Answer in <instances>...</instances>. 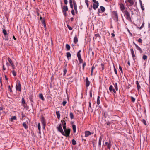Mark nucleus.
Returning <instances> with one entry per match:
<instances>
[{
	"instance_id": "nucleus-4",
	"label": "nucleus",
	"mask_w": 150,
	"mask_h": 150,
	"mask_svg": "<svg viewBox=\"0 0 150 150\" xmlns=\"http://www.w3.org/2000/svg\"><path fill=\"white\" fill-rule=\"evenodd\" d=\"M16 90H18L19 91H21V86L19 81H18L17 84L16 86Z\"/></svg>"
},
{
	"instance_id": "nucleus-18",
	"label": "nucleus",
	"mask_w": 150,
	"mask_h": 150,
	"mask_svg": "<svg viewBox=\"0 0 150 150\" xmlns=\"http://www.w3.org/2000/svg\"><path fill=\"white\" fill-rule=\"evenodd\" d=\"M4 59H3L2 62V68L3 70L4 71H5L6 69V68L5 67L4 64Z\"/></svg>"
},
{
	"instance_id": "nucleus-41",
	"label": "nucleus",
	"mask_w": 150,
	"mask_h": 150,
	"mask_svg": "<svg viewBox=\"0 0 150 150\" xmlns=\"http://www.w3.org/2000/svg\"><path fill=\"white\" fill-rule=\"evenodd\" d=\"M85 2L87 5V7H88L89 6L88 1V0H85Z\"/></svg>"
},
{
	"instance_id": "nucleus-8",
	"label": "nucleus",
	"mask_w": 150,
	"mask_h": 150,
	"mask_svg": "<svg viewBox=\"0 0 150 150\" xmlns=\"http://www.w3.org/2000/svg\"><path fill=\"white\" fill-rule=\"evenodd\" d=\"M95 4H93V8L94 10H96L98 7V1L96 2V3H95Z\"/></svg>"
},
{
	"instance_id": "nucleus-12",
	"label": "nucleus",
	"mask_w": 150,
	"mask_h": 150,
	"mask_svg": "<svg viewBox=\"0 0 150 150\" xmlns=\"http://www.w3.org/2000/svg\"><path fill=\"white\" fill-rule=\"evenodd\" d=\"M109 89L111 92L112 91L114 93H116V92L115 90L113 88V87L112 85H110L109 88Z\"/></svg>"
},
{
	"instance_id": "nucleus-61",
	"label": "nucleus",
	"mask_w": 150,
	"mask_h": 150,
	"mask_svg": "<svg viewBox=\"0 0 150 150\" xmlns=\"http://www.w3.org/2000/svg\"><path fill=\"white\" fill-rule=\"evenodd\" d=\"M68 26V28L70 30H71L72 29V28L71 27H70L69 25H67Z\"/></svg>"
},
{
	"instance_id": "nucleus-9",
	"label": "nucleus",
	"mask_w": 150,
	"mask_h": 150,
	"mask_svg": "<svg viewBox=\"0 0 150 150\" xmlns=\"http://www.w3.org/2000/svg\"><path fill=\"white\" fill-rule=\"evenodd\" d=\"M120 10L123 12L125 10V7L124 5L122 3H121L120 5Z\"/></svg>"
},
{
	"instance_id": "nucleus-2",
	"label": "nucleus",
	"mask_w": 150,
	"mask_h": 150,
	"mask_svg": "<svg viewBox=\"0 0 150 150\" xmlns=\"http://www.w3.org/2000/svg\"><path fill=\"white\" fill-rule=\"evenodd\" d=\"M125 3L127 6L128 7L132 6L134 4V2L133 0H126Z\"/></svg>"
},
{
	"instance_id": "nucleus-16",
	"label": "nucleus",
	"mask_w": 150,
	"mask_h": 150,
	"mask_svg": "<svg viewBox=\"0 0 150 150\" xmlns=\"http://www.w3.org/2000/svg\"><path fill=\"white\" fill-rule=\"evenodd\" d=\"M85 137H87L91 135V133L89 131H86L85 132Z\"/></svg>"
},
{
	"instance_id": "nucleus-20",
	"label": "nucleus",
	"mask_w": 150,
	"mask_h": 150,
	"mask_svg": "<svg viewBox=\"0 0 150 150\" xmlns=\"http://www.w3.org/2000/svg\"><path fill=\"white\" fill-rule=\"evenodd\" d=\"M136 84H137V90L138 91H139V89L141 88L140 86L139 83V82H138V81H136Z\"/></svg>"
},
{
	"instance_id": "nucleus-28",
	"label": "nucleus",
	"mask_w": 150,
	"mask_h": 150,
	"mask_svg": "<svg viewBox=\"0 0 150 150\" xmlns=\"http://www.w3.org/2000/svg\"><path fill=\"white\" fill-rule=\"evenodd\" d=\"M16 116H12L10 120L11 122H13V120H16Z\"/></svg>"
},
{
	"instance_id": "nucleus-3",
	"label": "nucleus",
	"mask_w": 150,
	"mask_h": 150,
	"mask_svg": "<svg viewBox=\"0 0 150 150\" xmlns=\"http://www.w3.org/2000/svg\"><path fill=\"white\" fill-rule=\"evenodd\" d=\"M63 13L65 16H67L66 12L68 11V8L67 6H64L62 7Z\"/></svg>"
},
{
	"instance_id": "nucleus-47",
	"label": "nucleus",
	"mask_w": 150,
	"mask_h": 150,
	"mask_svg": "<svg viewBox=\"0 0 150 150\" xmlns=\"http://www.w3.org/2000/svg\"><path fill=\"white\" fill-rule=\"evenodd\" d=\"M114 71L115 74L117 75V71L116 69L115 68L114 66Z\"/></svg>"
},
{
	"instance_id": "nucleus-7",
	"label": "nucleus",
	"mask_w": 150,
	"mask_h": 150,
	"mask_svg": "<svg viewBox=\"0 0 150 150\" xmlns=\"http://www.w3.org/2000/svg\"><path fill=\"white\" fill-rule=\"evenodd\" d=\"M73 3L74 4V9L75 10L76 13H77V10L76 3L75 0H74L73 1Z\"/></svg>"
},
{
	"instance_id": "nucleus-36",
	"label": "nucleus",
	"mask_w": 150,
	"mask_h": 150,
	"mask_svg": "<svg viewBox=\"0 0 150 150\" xmlns=\"http://www.w3.org/2000/svg\"><path fill=\"white\" fill-rule=\"evenodd\" d=\"M114 87L115 88V90L116 91H117L118 90V87H117V83H115L114 84Z\"/></svg>"
},
{
	"instance_id": "nucleus-1",
	"label": "nucleus",
	"mask_w": 150,
	"mask_h": 150,
	"mask_svg": "<svg viewBox=\"0 0 150 150\" xmlns=\"http://www.w3.org/2000/svg\"><path fill=\"white\" fill-rule=\"evenodd\" d=\"M123 13H124V16L126 17V18L129 21H131L130 14L128 12L127 10H125Z\"/></svg>"
},
{
	"instance_id": "nucleus-53",
	"label": "nucleus",
	"mask_w": 150,
	"mask_h": 150,
	"mask_svg": "<svg viewBox=\"0 0 150 150\" xmlns=\"http://www.w3.org/2000/svg\"><path fill=\"white\" fill-rule=\"evenodd\" d=\"M89 107L88 108V109L89 110L90 108H91V102H89Z\"/></svg>"
},
{
	"instance_id": "nucleus-17",
	"label": "nucleus",
	"mask_w": 150,
	"mask_h": 150,
	"mask_svg": "<svg viewBox=\"0 0 150 150\" xmlns=\"http://www.w3.org/2000/svg\"><path fill=\"white\" fill-rule=\"evenodd\" d=\"M130 51L131 52L132 54V57H133V58L134 59V58L135 57V55L134 52V51L133 50V49L132 48L130 49Z\"/></svg>"
},
{
	"instance_id": "nucleus-49",
	"label": "nucleus",
	"mask_w": 150,
	"mask_h": 150,
	"mask_svg": "<svg viewBox=\"0 0 150 150\" xmlns=\"http://www.w3.org/2000/svg\"><path fill=\"white\" fill-rule=\"evenodd\" d=\"M63 127L64 129V130L67 129L66 128V125H65V123H64V125H63Z\"/></svg>"
},
{
	"instance_id": "nucleus-51",
	"label": "nucleus",
	"mask_w": 150,
	"mask_h": 150,
	"mask_svg": "<svg viewBox=\"0 0 150 150\" xmlns=\"http://www.w3.org/2000/svg\"><path fill=\"white\" fill-rule=\"evenodd\" d=\"M67 103V102L66 101H64L62 102V105L63 106H65Z\"/></svg>"
},
{
	"instance_id": "nucleus-26",
	"label": "nucleus",
	"mask_w": 150,
	"mask_h": 150,
	"mask_svg": "<svg viewBox=\"0 0 150 150\" xmlns=\"http://www.w3.org/2000/svg\"><path fill=\"white\" fill-rule=\"evenodd\" d=\"M8 59L11 65L14 64L13 63V62L11 60L10 58L8 57Z\"/></svg>"
},
{
	"instance_id": "nucleus-37",
	"label": "nucleus",
	"mask_w": 150,
	"mask_h": 150,
	"mask_svg": "<svg viewBox=\"0 0 150 150\" xmlns=\"http://www.w3.org/2000/svg\"><path fill=\"white\" fill-rule=\"evenodd\" d=\"M70 117L71 119H73L74 118V115L73 113L71 112L70 113Z\"/></svg>"
},
{
	"instance_id": "nucleus-13",
	"label": "nucleus",
	"mask_w": 150,
	"mask_h": 150,
	"mask_svg": "<svg viewBox=\"0 0 150 150\" xmlns=\"http://www.w3.org/2000/svg\"><path fill=\"white\" fill-rule=\"evenodd\" d=\"M86 87H88L90 83V82L88 80V78L86 77Z\"/></svg>"
},
{
	"instance_id": "nucleus-29",
	"label": "nucleus",
	"mask_w": 150,
	"mask_h": 150,
	"mask_svg": "<svg viewBox=\"0 0 150 150\" xmlns=\"http://www.w3.org/2000/svg\"><path fill=\"white\" fill-rule=\"evenodd\" d=\"M22 103L23 105V106H25V105L26 104L25 100L23 98L22 99Z\"/></svg>"
},
{
	"instance_id": "nucleus-30",
	"label": "nucleus",
	"mask_w": 150,
	"mask_h": 150,
	"mask_svg": "<svg viewBox=\"0 0 150 150\" xmlns=\"http://www.w3.org/2000/svg\"><path fill=\"white\" fill-rule=\"evenodd\" d=\"M66 47L68 50H69L70 49V45L67 44L66 45Z\"/></svg>"
},
{
	"instance_id": "nucleus-21",
	"label": "nucleus",
	"mask_w": 150,
	"mask_h": 150,
	"mask_svg": "<svg viewBox=\"0 0 150 150\" xmlns=\"http://www.w3.org/2000/svg\"><path fill=\"white\" fill-rule=\"evenodd\" d=\"M41 121L42 124V125H46L45 120L43 117L41 119Z\"/></svg>"
},
{
	"instance_id": "nucleus-40",
	"label": "nucleus",
	"mask_w": 150,
	"mask_h": 150,
	"mask_svg": "<svg viewBox=\"0 0 150 150\" xmlns=\"http://www.w3.org/2000/svg\"><path fill=\"white\" fill-rule=\"evenodd\" d=\"M65 118H64L63 120H61V122L62 123V125H64V123H65V125L66 124V123L65 122V121L64 120Z\"/></svg>"
},
{
	"instance_id": "nucleus-25",
	"label": "nucleus",
	"mask_w": 150,
	"mask_h": 150,
	"mask_svg": "<svg viewBox=\"0 0 150 150\" xmlns=\"http://www.w3.org/2000/svg\"><path fill=\"white\" fill-rule=\"evenodd\" d=\"M72 127L74 132L75 133L76 130V125H72Z\"/></svg>"
},
{
	"instance_id": "nucleus-50",
	"label": "nucleus",
	"mask_w": 150,
	"mask_h": 150,
	"mask_svg": "<svg viewBox=\"0 0 150 150\" xmlns=\"http://www.w3.org/2000/svg\"><path fill=\"white\" fill-rule=\"evenodd\" d=\"M38 128L39 130L40 131V123H39L38 124Z\"/></svg>"
},
{
	"instance_id": "nucleus-44",
	"label": "nucleus",
	"mask_w": 150,
	"mask_h": 150,
	"mask_svg": "<svg viewBox=\"0 0 150 150\" xmlns=\"http://www.w3.org/2000/svg\"><path fill=\"white\" fill-rule=\"evenodd\" d=\"M12 74H13V75L14 76H16V73L15 71H14V70L13 71H12Z\"/></svg>"
},
{
	"instance_id": "nucleus-52",
	"label": "nucleus",
	"mask_w": 150,
	"mask_h": 150,
	"mask_svg": "<svg viewBox=\"0 0 150 150\" xmlns=\"http://www.w3.org/2000/svg\"><path fill=\"white\" fill-rule=\"evenodd\" d=\"M78 60L79 61V62L80 63H82L83 62V60L82 59V58H80L79 59H78Z\"/></svg>"
},
{
	"instance_id": "nucleus-23",
	"label": "nucleus",
	"mask_w": 150,
	"mask_h": 150,
	"mask_svg": "<svg viewBox=\"0 0 150 150\" xmlns=\"http://www.w3.org/2000/svg\"><path fill=\"white\" fill-rule=\"evenodd\" d=\"M39 97L43 101L45 100V99L43 97V94L40 93L39 95Z\"/></svg>"
},
{
	"instance_id": "nucleus-48",
	"label": "nucleus",
	"mask_w": 150,
	"mask_h": 150,
	"mask_svg": "<svg viewBox=\"0 0 150 150\" xmlns=\"http://www.w3.org/2000/svg\"><path fill=\"white\" fill-rule=\"evenodd\" d=\"M67 70L66 69H64V71H63V72H64L63 75L64 76L66 74L67 72Z\"/></svg>"
},
{
	"instance_id": "nucleus-64",
	"label": "nucleus",
	"mask_w": 150,
	"mask_h": 150,
	"mask_svg": "<svg viewBox=\"0 0 150 150\" xmlns=\"http://www.w3.org/2000/svg\"><path fill=\"white\" fill-rule=\"evenodd\" d=\"M90 96L91 97H92V92L91 91H90Z\"/></svg>"
},
{
	"instance_id": "nucleus-14",
	"label": "nucleus",
	"mask_w": 150,
	"mask_h": 150,
	"mask_svg": "<svg viewBox=\"0 0 150 150\" xmlns=\"http://www.w3.org/2000/svg\"><path fill=\"white\" fill-rule=\"evenodd\" d=\"M81 50H80L77 52V56L78 59L81 58Z\"/></svg>"
},
{
	"instance_id": "nucleus-45",
	"label": "nucleus",
	"mask_w": 150,
	"mask_h": 150,
	"mask_svg": "<svg viewBox=\"0 0 150 150\" xmlns=\"http://www.w3.org/2000/svg\"><path fill=\"white\" fill-rule=\"evenodd\" d=\"M147 56L146 55H144L143 57V59L144 60H145L147 58Z\"/></svg>"
},
{
	"instance_id": "nucleus-38",
	"label": "nucleus",
	"mask_w": 150,
	"mask_h": 150,
	"mask_svg": "<svg viewBox=\"0 0 150 150\" xmlns=\"http://www.w3.org/2000/svg\"><path fill=\"white\" fill-rule=\"evenodd\" d=\"M3 33L4 35H6L7 34V33L6 30L4 29L3 30Z\"/></svg>"
},
{
	"instance_id": "nucleus-59",
	"label": "nucleus",
	"mask_w": 150,
	"mask_h": 150,
	"mask_svg": "<svg viewBox=\"0 0 150 150\" xmlns=\"http://www.w3.org/2000/svg\"><path fill=\"white\" fill-rule=\"evenodd\" d=\"M138 41L140 43H142V40L141 39L139 38L138 40Z\"/></svg>"
},
{
	"instance_id": "nucleus-46",
	"label": "nucleus",
	"mask_w": 150,
	"mask_h": 150,
	"mask_svg": "<svg viewBox=\"0 0 150 150\" xmlns=\"http://www.w3.org/2000/svg\"><path fill=\"white\" fill-rule=\"evenodd\" d=\"M132 101V102H134L135 100V99L133 97H131Z\"/></svg>"
},
{
	"instance_id": "nucleus-62",
	"label": "nucleus",
	"mask_w": 150,
	"mask_h": 150,
	"mask_svg": "<svg viewBox=\"0 0 150 150\" xmlns=\"http://www.w3.org/2000/svg\"><path fill=\"white\" fill-rule=\"evenodd\" d=\"M64 3L65 4H67L68 3V1L67 0H64Z\"/></svg>"
},
{
	"instance_id": "nucleus-27",
	"label": "nucleus",
	"mask_w": 150,
	"mask_h": 150,
	"mask_svg": "<svg viewBox=\"0 0 150 150\" xmlns=\"http://www.w3.org/2000/svg\"><path fill=\"white\" fill-rule=\"evenodd\" d=\"M139 3L142 9L144 10V7L142 6V1L140 0H139Z\"/></svg>"
},
{
	"instance_id": "nucleus-19",
	"label": "nucleus",
	"mask_w": 150,
	"mask_h": 150,
	"mask_svg": "<svg viewBox=\"0 0 150 150\" xmlns=\"http://www.w3.org/2000/svg\"><path fill=\"white\" fill-rule=\"evenodd\" d=\"M78 41V38L77 37L76 35L74 37V42L75 44H76Z\"/></svg>"
},
{
	"instance_id": "nucleus-43",
	"label": "nucleus",
	"mask_w": 150,
	"mask_h": 150,
	"mask_svg": "<svg viewBox=\"0 0 150 150\" xmlns=\"http://www.w3.org/2000/svg\"><path fill=\"white\" fill-rule=\"evenodd\" d=\"M6 65L7 66V67L8 69V70L9 69V67L10 65H9V64L7 62L6 60Z\"/></svg>"
},
{
	"instance_id": "nucleus-11",
	"label": "nucleus",
	"mask_w": 150,
	"mask_h": 150,
	"mask_svg": "<svg viewBox=\"0 0 150 150\" xmlns=\"http://www.w3.org/2000/svg\"><path fill=\"white\" fill-rule=\"evenodd\" d=\"M105 146H107L108 148L110 149L111 146V144L110 142L109 143L107 142H106L105 143Z\"/></svg>"
},
{
	"instance_id": "nucleus-34",
	"label": "nucleus",
	"mask_w": 150,
	"mask_h": 150,
	"mask_svg": "<svg viewBox=\"0 0 150 150\" xmlns=\"http://www.w3.org/2000/svg\"><path fill=\"white\" fill-rule=\"evenodd\" d=\"M23 125L25 129H27V128H28L25 122L23 123Z\"/></svg>"
},
{
	"instance_id": "nucleus-56",
	"label": "nucleus",
	"mask_w": 150,
	"mask_h": 150,
	"mask_svg": "<svg viewBox=\"0 0 150 150\" xmlns=\"http://www.w3.org/2000/svg\"><path fill=\"white\" fill-rule=\"evenodd\" d=\"M111 123V122L109 121H108L106 122V124L108 125H110Z\"/></svg>"
},
{
	"instance_id": "nucleus-22",
	"label": "nucleus",
	"mask_w": 150,
	"mask_h": 150,
	"mask_svg": "<svg viewBox=\"0 0 150 150\" xmlns=\"http://www.w3.org/2000/svg\"><path fill=\"white\" fill-rule=\"evenodd\" d=\"M133 43L135 45L136 48H137V50H139L140 51H142L141 49L140 48L138 45H137L134 42H133Z\"/></svg>"
},
{
	"instance_id": "nucleus-31",
	"label": "nucleus",
	"mask_w": 150,
	"mask_h": 150,
	"mask_svg": "<svg viewBox=\"0 0 150 150\" xmlns=\"http://www.w3.org/2000/svg\"><path fill=\"white\" fill-rule=\"evenodd\" d=\"M66 54H67V58H69L71 57V54L69 52H67L66 53Z\"/></svg>"
},
{
	"instance_id": "nucleus-5",
	"label": "nucleus",
	"mask_w": 150,
	"mask_h": 150,
	"mask_svg": "<svg viewBox=\"0 0 150 150\" xmlns=\"http://www.w3.org/2000/svg\"><path fill=\"white\" fill-rule=\"evenodd\" d=\"M57 128L58 130L60 132L62 135H64V133L63 131L61 124H59V125L57 127Z\"/></svg>"
},
{
	"instance_id": "nucleus-39",
	"label": "nucleus",
	"mask_w": 150,
	"mask_h": 150,
	"mask_svg": "<svg viewBox=\"0 0 150 150\" xmlns=\"http://www.w3.org/2000/svg\"><path fill=\"white\" fill-rule=\"evenodd\" d=\"M95 69V67L93 66H92V67L91 70V75H92L93 70Z\"/></svg>"
},
{
	"instance_id": "nucleus-32",
	"label": "nucleus",
	"mask_w": 150,
	"mask_h": 150,
	"mask_svg": "<svg viewBox=\"0 0 150 150\" xmlns=\"http://www.w3.org/2000/svg\"><path fill=\"white\" fill-rule=\"evenodd\" d=\"M101 10L102 12H104L105 11V8L103 6H101L100 7Z\"/></svg>"
},
{
	"instance_id": "nucleus-24",
	"label": "nucleus",
	"mask_w": 150,
	"mask_h": 150,
	"mask_svg": "<svg viewBox=\"0 0 150 150\" xmlns=\"http://www.w3.org/2000/svg\"><path fill=\"white\" fill-rule=\"evenodd\" d=\"M100 96H98L96 102V103L98 105L100 104Z\"/></svg>"
},
{
	"instance_id": "nucleus-35",
	"label": "nucleus",
	"mask_w": 150,
	"mask_h": 150,
	"mask_svg": "<svg viewBox=\"0 0 150 150\" xmlns=\"http://www.w3.org/2000/svg\"><path fill=\"white\" fill-rule=\"evenodd\" d=\"M102 140V138L101 137H100L99 138V142H98V144L99 146H100V145H101Z\"/></svg>"
},
{
	"instance_id": "nucleus-6",
	"label": "nucleus",
	"mask_w": 150,
	"mask_h": 150,
	"mask_svg": "<svg viewBox=\"0 0 150 150\" xmlns=\"http://www.w3.org/2000/svg\"><path fill=\"white\" fill-rule=\"evenodd\" d=\"M65 133L64 135H63L66 137H67L69 136L70 134V129H68L64 130Z\"/></svg>"
},
{
	"instance_id": "nucleus-15",
	"label": "nucleus",
	"mask_w": 150,
	"mask_h": 150,
	"mask_svg": "<svg viewBox=\"0 0 150 150\" xmlns=\"http://www.w3.org/2000/svg\"><path fill=\"white\" fill-rule=\"evenodd\" d=\"M56 115L57 117V118L59 119H60V113L59 112V111H57L56 112Z\"/></svg>"
},
{
	"instance_id": "nucleus-42",
	"label": "nucleus",
	"mask_w": 150,
	"mask_h": 150,
	"mask_svg": "<svg viewBox=\"0 0 150 150\" xmlns=\"http://www.w3.org/2000/svg\"><path fill=\"white\" fill-rule=\"evenodd\" d=\"M142 122L146 125V122L145 120L143 119L142 121Z\"/></svg>"
},
{
	"instance_id": "nucleus-57",
	"label": "nucleus",
	"mask_w": 150,
	"mask_h": 150,
	"mask_svg": "<svg viewBox=\"0 0 150 150\" xmlns=\"http://www.w3.org/2000/svg\"><path fill=\"white\" fill-rule=\"evenodd\" d=\"M71 13L72 14L74 15H75V12H74V10L73 9H72L71 11Z\"/></svg>"
},
{
	"instance_id": "nucleus-10",
	"label": "nucleus",
	"mask_w": 150,
	"mask_h": 150,
	"mask_svg": "<svg viewBox=\"0 0 150 150\" xmlns=\"http://www.w3.org/2000/svg\"><path fill=\"white\" fill-rule=\"evenodd\" d=\"M93 38L94 39H95L96 40H99L100 39V37L99 34H96L95 35Z\"/></svg>"
},
{
	"instance_id": "nucleus-54",
	"label": "nucleus",
	"mask_w": 150,
	"mask_h": 150,
	"mask_svg": "<svg viewBox=\"0 0 150 150\" xmlns=\"http://www.w3.org/2000/svg\"><path fill=\"white\" fill-rule=\"evenodd\" d=\"M86 65V62H84L83 64V69L84 70L85 67Z\"/></svg>"
},
{
	"instance_id": "nucleus-58",
	"label": "nucleus",
	"mask_w": 150,
	"mask_h": 150,
	"mask_svg": "<svg viewBox=\"0 0 150 150\" xmlns=\"http://www.w3.org/2000/svg\"><path fill=\"white\" fill-rule=\"evenodd\" d=\"M8 89H9L10 92H12V90L11 88V86H8Z\"/></svg>"
},
{
	"instance_id": "nucleus-55",
	"label": "nucleus",
	"mask_w": 150,
	"mask_h": 150,
	"mask_svg": "<svg viewBox=\"0 0 150 150\" xmlns=\"http://www.w3.org/2000/svg\"><path fill=\"white\" fill-rule=\"evenodd\" d=\"M119 69L121 71V73H123L122 68V67L120 66H119Z\"/></svg>"
},
{
	"instance_id": "nucleus-63",
	"label": "nucleus",
	"mask_w": 150,
	"mask_h": 150,
	"mask_svg": "<svg viewBox=\"0 0 150 150\" xmlns=\"http://www.w3.org/2000/svg\"><path fill=\"white\" fill-rule=\"evenodd\" d=\"M41 22H42V23L43 24H44V23H45V21L44 20H42Z\"/></svg>"
},
{
	"instance_id": "nucleus-60",
	"label": "nucleus",
	"mask_w": 150,
	"mask_h": 150,
	"mask_svg": "<svg viewBox=\"0 0 150 150\" xmlns=\"http://www.w3.org/2000/svg\"><path fill=\"white\" fill-rule=\"evenodd\" d=\"M11 66H12V68L14 70L15 69V67L14 64L11 65Z\"/></svg>"
},
{
	"instance_id": "nucleus-33",
	"label": "nucleus",
	"mask_w": 150,
	"mask_h": 150,
	"mask_svg": "<svg viewBox=\"0 0 150 150\" xmlns=\"http://www.w3.org/2000/svg\"><path fill=\"white\" fill-rule=\"evenodd\" d=\"M72 142L73 145H75L76 144V141L74 139L72 140Z\"/></svg>"
}]
</instances>
